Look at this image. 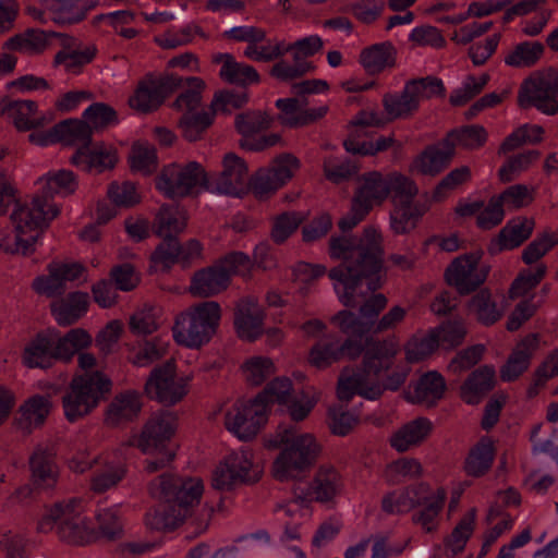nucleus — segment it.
Instances as JSON below:
<instances>
[{
	"label": "nucleus",
	"mask_w": 558,
	"mask_h": 558,
	"mask_svg": "<svg viewBox=\"0 0 558 558\" xmlns=\"http://www.w3.org/2000/svg\"><path fill=\"white\" fill-rule=\"evenodd\" d=\"M387 190L393 206L414 205L418 193L415 182L398 172L387 174Z\"/></svg>",
	"instance_id": "09e8293b"
},
{
	"label": "nucleus",
	"mask_w": 558,
	"mask_h": 558,
	"mask_svg": "<svg viewBox=\"0 0 558 558\" xmlns=\"http://www.w3.org/2000/svg\"><path fill=\"white\" fill-rule=\"evenodd\" d=\"M49 35H53L52 31L46 32L39 28H27L5 40L2 48L31 56L40 54L49 46Z\"/></svg>",
	"instance_id": "c9c22d12"
},
{
	"label": "nucleus",
	"mask_w": 558,
	"mask_h": 558,
	"mask_svg": "<svg viewBox=\"0 0 558 558\" xmlns=\"http://www.w3.org/2000/svg\"><path fill=\"white\" fill-rule=\"evenodd\" d=\"M476 509H470L458 522L451 534L445 539V547L452 557L464 550L475 526Z\"/></svg>",
	"instance_id": "603ef678"
},
{
	"label": "nucleus",
	"mask_w": 558,
	"mask_h": 558,
	"mask_svg": "<svg viewBox=\"0 0 558 558\" xmlns=\"http://www.w3.org/2000/svg\"><path fill=\"white\" fill-rule=\"evenodd\" d=\"M544 45L539 41H523L518 44L505 57V63L513 68L533 66L543 56Z\"/></svg>",
	"instance_id": "4d7b16f0"
},
{
	"label": "nucleus",
	"mask_w": 558,
	"mask_h": 558,
	"mask_svg": "<svg viewBox=\"0 0 558 558\" xmlns=\"http://www.w3.org/2000/svg\"><path fill=\"white\" fill-rule=\"evenodd\" d=\"M178 89H183L173 102V108L191 112L196 111L202 104V93L205 89V82L201 77L191 76L183 78Z\"/></svg>",
	"instance_id": "de8ad7c7"
},
{
	"label": "nucleus",
	"mask_w": 558,
	"mask_h": 558,
	"mask_svg": "<svg viewBox=\"0 0 558 558\" xmlns=\"http://www.w3.org/2000/svg\"><path fill=\"white\" fill-rule=\"evenodd\" d=\"M214 119V113L210 111L184 112L178 121V128L183 138L189 142H196L211 126Z\"/></svg>",
	"instance_id": "a18cd8bd"
},
{
	"label": "nucleus",
	"mask_w": 558,
	"mask_h": 558,
	"mask_svg": "<svg viewBox=\"0 0 558 558\" xmlns=\"http://www.w3.org/2000/svg\"><path fill=\"white\" fill-rule=\"evenodd\" d=\"M456 150L445 136L439 143L427 146L416 159L417 170L425 175H436L449 167Z\"/></svg>",
	"instance_id": "c756f323"
},
{
	"label": "nucleus",
	"mask_w": 558,
	"mask_h": 558,
	"mask_svg": "<svg viewBox=\"0 0 558 558\" xmlns=\"http://www.w3.org/2000/svg\"><path fill=\"white\" fill-rule=\"evenodd\" d=\"M481 255L469 253L452 260L445 271L446 282L459 294L466 295L477 290L488 276L487 267H480Z\"/></svg>",
	"instance_id": "dca6fc26"
},
{
	"label": "nucleus",
	"mask_w": 558,
	"mask_h": 558,
	"mask_svg": "<svg viewBox=\"0 0 558 558\" xmlns=\"http://www.w3.org/2000/svg\"><path fill=\"white\" fill-rule=\"evenodd\" d=\"M88 308V294L76 291L70 293L65 299L51 304V311L56 320L61 326L75 324Z\"/></svg>",
	"instance_id": "e433bc0d"
},
{
	"label": "nucleus",
	"mask_w": 558,
	"mask_h": 558,
	"mask_svg": "<svg viewBox=\"0 0 558 558\" xmlns=\"http://www.w3.org/2000/svg\"><path fill=\"white\" fill-rule=\"evenodd\" d=\"M445 390V378L437 372H428L420 377L410 400L432 408L442 398Z\"/></svg>",
	"instance_id": "4c0bfd02"
},
{
	"label": "nucleus",
	"mask_w": 558,
	"mask_h": 558,
	"mask_svg": "<svg viewBox=\"0 0 558 558\" xmlns=\"http://www.w3.org/2000/svg\"><path fill=\"white\" fill-rule=\"evenodd\" d=\"M56 452L48 446H38L29 457L32 484L36 489H49L57 484L59 469Z\"/></svg>",
	"instance_id": "a878e982"
},
{
	"label": "nucleus",
	"mask_w": 558,
	"mask_h": 558,
	"mask_svg": "<svg viewBox=\"0 0 558 558\" xmlns=\"http://www.w3.org/2000/svg\"><path fill=\"white\" fill-rule=\"evenodd\" d=\"M174 417L169 413L154 414L143 426L138 437L129 440L130 446H136L144 453L169 450L167 444L174 434Z\"/></svg>",
	"instance_id": "f3484780"
},
{
	"label": "nucleus",
	"mask_w": 558,
	"mask_h": 558,
	"mask_svg": "<svg viewBox=\"0 0 558 558\" xmlns=\"http://www.w3.org/2000/svg\"><path fill=\"white\" fill-rule=\"evenodd\" d=\"M96 52L95 46H88L83 50H60L54 56L53 64L63 65L66 72L77 74L93 61Z\"/></svg>",
	"instance_id": "bf43d9fd"
},
{
	"label": "nucleus",
	"mask_w": 558,
	"mask_h": 558,
	"mask_svg": "<svg viewBox=\"0 0 558 558\" xmlns=\"http://www.w3.org/2000/svg\"><path fill=\"white\" fill-rule=\"evenodd\" d=\"M275 446H282L272 463V476L279 482L301 481L316 462L320 446L312 434H298L294 426L279 425Z\"/></svg>",
	"instance_id": "20e7f679"
},
{
	"label": "nucleus",
	"mask_w": 558,
	"mask_h": 558,
	"mask_svg": "<svg viewBox=\"0 0 558 558\" xmlns=\"http://www.w3.org/2000/svg\"><path fill=\"white\" fill-rule=\"evenodd\" d=\"M408 95L404 88L400 94L387 93L384 95L383 107L388 122L409 119L417 111L415 101Z\"/></svg>",
	"instance_id": "5fc2aeb1"
},
{
	"label": "nucleus",
	"mask_w": 558,
	"mask_h": 558,
	"mask_svg": "<svg viewBox=\"0 0 558 558\" xmlns=\"http://www.w3.org/2000/svg\"><path fill=\"white\" fill-rule=\"evenodd\" d=\"M50 401L44 396H34L29 398L20 408V417L17 425L21 429L31 433L35 427L40 426L50 412Z\"/></svg>",
	"instance_id": "a19ab883"
},
{
	"label": "nucleus",
	"mask_w": 558,
	"mask_h": 558,
	"mask_svg": "<svg viewBox=\"0 0 558 558\" xmlns=\"http://www.w3.org/2000/svg\"><path fill=\"white\" fill-rule=\"evenodd\" d=\"M248 169L245 161L233 153L223 157L222 171L209 179L207 191L241 196L247 187Z\"/></svg>",
	"instance_id": "a211bd4d"
},
{
	"label": "nucleus",
	"mask_w": 558,
	"mask_h": 558,
	"mask_svg": "<svg viewBox=\"0 0 558 558\" xmlns=\"http://www.w3.org/2000/svg\"><path fill=\"white\" fill-rule=\"evenodd\" d=\"M70 162L86 172L102 173L116 167L118 153L114 147L104 142L92 143L78 147L70 158Z\"/></svg>",
	"instance_id": "aec40b11"
},
{
	"label": "nucleus",
	"mask_w": 558,
	"mask_h": 558,
	"mask_svg": "<svg viewBox=\"0 0 558 558\" xmlns=\"http://www.w3.org/2000/svg\"><path fill=\"white\" fill-rule=\"evenodd\" d=\"M3 116L12 120L19 131H29L46 123L44 117H37V104L33 100H12L3 97Z\"/></svg>",
	"instance_id": "7c9ffc66"
},
{
	"label": "nucleus",
	"mask_w": 558,
	"mask_h": 558,
	"mask_svg": "<svg viewBox=\"0 0 558 558\" xmlns=\"http://www.w3.org/2000/svg\"><path fill=\"white\" fill-rule=\"evenodd\" d=\"M162 241L157 245L150 256L155 266L168 271L171 266L180 262V242L175 236H160Z\"/></svg>",
	"instance_id": "0e129e2a"
},
{
	"label": "nucleus",
	"mask_w": 558,
	"mask_h": 558,
	"mask_svg": "<svg viewBox=\"0 0 558 558\" xmlns=\"http://www.w3.org/2000/svg\"><path fill=\"white\" fill-rule=\"evenodd\" d=\"M92 132H101L111 125L119 123L117 111L105 102L92 104L83 113Z\"/></svg>",
	"instance_id": "13d9d810"
},
{
	"label": "nucleus",
	"mask_w": 558,
	"mask_h": 558,
	"mask_svg": "<svg viewBox=\"0 0 558 558\" xmlns=\"http://www.w3.org/2000/svg\"><path fill=\"white\" fill-rule=\"evenodd\" d=\"M219 75L225 82L242 87L252 83H258L260 80L255 68L245 63L236 62L234 58L230 59L226 66H221Z\"/></svg>",
	"instance_id": "052dcab7"
},
{
	"label": "nucleus",
	"mask_w": 558,
	"mask_h": 558,
	"mask_svg": "<svg viewBox=\"0 0 558 558\" xmlns=\"http://www.w3.org/2000/svg\"><path fill=\"white\" fill-rule=\"evenodd\" d=\"M220 319L221 307L218 302H199L175 317L173 338L181 345L198 349L211 340Z\"/></svg>",
	"instance_id": "423d86ee"
},
{
	"label": "nucleus",
	"mask_w": 558,
	"mask_h": 558,
	"mask_svg": "<svg viewBox=\"0 0 558 558\" xmlns=\"http://www.w3.org/2000/svg\"><path fill=\"white\" fill-rule=\"evenodd\" d=\"M203 483L197 477H181L165 473L149 484L150 495L159 504L145 515L147 527L155 531H172L184 522L203 494Z\"/></svg>",
	"instance_id": "7ed1b4c3"
},
{
	"label": "nucleus",
	"mask_w": 558,
	"mask_h": 558,
	"mask_svg": "<svg viewBox=\"0 0 558 558\" xmlns=\"http://www.w3.org/2000/svg\"><path fill=\"white\" fill-rule=\"evenodd\" d=\"M54 527L59 538L71 545H84L94 538V530L88 526L82 513L81 501L75 499L54 504L37 525L41 533H48Z\"/></svg>",
	"instance_id": "6e6552de"
},
{
	"label": "nucleus",
	"mask_w": 558,
	"mask_h": 558,
	"mask_svg": "<svg viewBox=\"0 0 558 558\" xmlns=\"http://www.w3.org/2000/svg\"><path fill=\"white\" fill-rule=\"evenodd\" d=\"M96 522L98 532L102 537L109 541H114L122 537L123 523L117 509H100L96 514Z\"/></svg>",
	"instance_id": "338daca9"
},
{
	"label": "nucleus",
	"mask_w": 558,
	"mask_h": 558,
	"mask_svg": "<svg viewBox=\"0 0 558 558\" xmlns=\"http://www.w3.org/2000/svg\"><path fill=\"white\" fill-rule=\"evenodd\" d=\"M111 387L110 378L99 371L74 376L68 391L62 396L68 421L75 422L89 414L110 392Z\"/></svg>",
	"instance_id": "0eeeda50"
},
{
	"label": "nucleus",
	"mask_w": 558,
	"mask_h": 558,
	"mask_svg": "<svg viewBox=\"0 0 558 558\" xmlns=\"http://www.w3.org/2000/svg\"><path fill=\"white\" fill-rule=\"evenodd\" d=\"M305 101L296 97L278 99L276 107L280 110L277 116L278 122L290 129L304 128L323 119L328 112L327 106L313 109H305Z\"/></svg>",
	"instance_id": "412c9836"
},
{
	"label": "nucleus",
	"mask_w": 558,
	"mask_h": 558,
	"mask_svg": "<svg viewBox=\"0 0 558 558\" xmlns=\"http://www.w3.org/2000/svg\"><path fill=\"white\" fill-rule=\"evenodd\" d=\"M404 89L409 94L408 96L415 101L417 109L422 100L433 97H442L445 95L442 81L435 76L412 78L405 83Z\"/></svg>",
	"instance_id": "3c124183"
},
{
	"label": "nucleus",
	"mask_w": 558,
	"mask_h": 558,
	"mask_svg": "<svg viewBox=\"0 0 558 558\" xmlns=\"http://www.w3.org/2000/svg\"><path fill=\"white\" fill-rule=\"evenodd\" d=\"M267 413L266 405L256 397L248 401L239 400L226 413L225 424L238 438L248 440L267 422Z\"/></svg>",
	"instance_id": "2eb2a0df"
},
{
	"label": "nucleus",
	"mask_w": 558,
	"mask_h": 558,
	"mask_svg": "<svg viewBox=\"0 0 558 558\" xmlns=\"http://www.w3.org/2000/svg\"><path fill=\"white\" fill-rule=\"evenodd\" d=\"M292 381L288 377H277L260 391L256 398L266 405L277 402L279 404H288L291 399Z\"/></svg>",
	"instance_id": "69168bd1"
},
{
	"label": "nucleus",
	"mask_w": 558,
	"mask_h": 558,
	"mask_svg": "<svg viewBox=\"0 0 558 558\" xmlns=\"http://www.w3.org/2000/svg\"><path fill=\"white\" fill-rule=\"evenodd\" d=\"M468 308L485 326L494 325L502 316L488 289H481L474 294L468 302Z\"/></svg>",
	"instance_id": "49530a36"
},
{
	"label": "nucleus",
	"mask_w": 558,
	"mask_h": 558,
	"mask_svg": "<svg viewBox=\"0 0 558 558\" xmlns=\"http://www.w3.org/2000/svg\"><path fill=\"white\" fill-rule=\"evenodd\" d=\"M43 183L41 193L39 196L44 197L47 203L54 195L68 196L74 193L77 186L76 178L70 170H59L53 173H48L45 178L39 179Z\"/></svg>",
	"instance_id": "c03bdc74"
},
{
	"label": "nucleus",
	"mask_w": 558,
	"mask_h": 558,
	"mask_svg": "<svg viewBox=\"0 0 558 558\" xmlns=\"http://www.w3.org/2000/svg\"><path fill=\"white\" fill-rule=\"evenodd\" d=\"M11 214V221L15 232L24 236H33L34 243L47 229L60 210L54 204L36 194L29 204L15 203Z\"/></svg>",
	"instance_id": "9b49d317"
},
{
	"label": "nucleus",
	"mask_w": 558,
	"mask_h": 558,
	"mask_svg": "<svg viewBox=\"0 0 558 558\" xmlns=\"http://www.w3.org/2000/svg\"><path fill=\"white\" fill-rule=\"evenodd\" d=\"M489 80L490 76L487 73L482 74L480 77L473 75L466 76L463 85L451 93L449 98L450 104L452 106L465 105L482 93Z\"/></svg>",
	"instance_id": "774afa93"
},
{
	"label": "nucleus",
	"mask_w": 558,
	"mask_h": 558,
	"mask_svg": "<svg viewBox=\"0 0 558 558\" xmlns=\"http://www.w3.org/2000/svg\"><path fill=\"white\" fill-rule=\"evenodd\" d=\"M438 347L453 349L464 341L466 328L462 320H447L433 330Z\"/></svg>",
	"instance_id": "e2e57ef3"
},
{
	"label": "nucleus",
	"mask_w": 558,
	"mask_h": 558,
	"mask_svg": "<svg viewBox=\"0 0 558 558\" xmlns=\"http://www.w3.org/2000/svg\"><path fill=\"white\" fill-rule=\"evenodd\" d=\"M447 493L444 488L433 490L424 508L412 515V521L421 525L427 533L436 529L435 521L444 508Z\"/></svg>",
	"instance_id": "6e6d98bb"
},
{
	"label": "nucleus",
	"mask_w": 558,
	"mask_h": 558,
	"mask_svg": "<svg viewBox=\"0 0 558 558\" xmlns=\"http://www.w3.org/2000/svg\"><path fill=\"white\" fill-rule=\"evenodd\" d=\"M181 76L165 74L155 76L147 74L138 83L134 96L129 100L132 108L147 113L157 110L172 93L178 90Z\"/></svg>",
	"instance_id": "4468645a"
},
{
	"label": "nucleus",
	"mask_w": 558,
	"mask_h": 558,
	"mask_svg": "<svg viewBox=\"0 0 558 558\" xmlns=\"http://www.w3.org/2000/svg\"><path fill=\"white\" fill-rule=\"evenodd\" d=\"M209 178L196 161L185 165L171 163L156 179V187L168 198H183L197 194L199 187L207 190Z\"/></svg>",
	"instance_id": "1a4fd4ad"
},
{
	"label": "nucleus",
	"mask_w": 558,
	"mask_h": 558,
	"mask_svg": "<svg viewBox=\"0 0 558 558\" xmlns=\"http://www.w3.org/2000/svg\"><path fill=\"white\" fill-rule=\"evenodd\" d=\"M274 119L263 110H246L235 116L234 128L242 135L240 146L250 151H263L281 142L279 134L272 133L255 137L256 134L268 130Z\"/></svg>",
	"instance_id": "ddd939ff"
},
{
	"label": "nucleus",
	"mask_w": 558,
	"mask_h": 558,
	"mask_svg": "<svg viewBox=\"0 0 558 558\" xmlns=\"http://www.w3.org/2000/svg\"><path fill=\"white\" fill-rule=\"evenodd\" d=\"M329 255L341 260L328 276L343 287L339 299L344 306L356 307L359 299L381 288L386 277L384 240L374 227L367 226L354 236H331Z\"/></svg>",
	"instance_id": "f257e3e1"
},
{
	"label": "nucleus",
	"mask_w": 558,
	"mask_h": 558,
	"mask_svg": "<svg viewBox=\"0 0 558 558\" xmlns=\"http://www.w3.org/2000/svg\"><path fill=\"white\" fill-rule=\"evenodd\" d=\"M433 493L427 483L410 485L401 490L391 492L384 496L381 509L388 514L407 513L412 509L425 505Z\"/></svg>",
	"instance_id": "4be33fe9"
},
{
	"label": "nucleus",
	"mask_w": 558,
	"mask_h": 558,
	"mask_svg": "<svg viewBox=\"0 0 558 558\" xmlns=\"http://www.w3.org/2000/svg\"><path fill=\"white\" fill-rule=\"evenodd\" d=\"M92 343L89 333L81 328L71 329L63 337L54 329L39 332L24 349L23 361L28 367H50L53 361H69Z\"/></svg>",
	"instance_id": "39448f33"
},
{
	"label": "nucleus",
	"mask_w": 558,
	"mask_h": 558,
	"mask_svg": "<svg viewBox=\"0 0 558 558\" xmlns=\"http://www.w3.org/2000/svg\"><path fill=\"white\" fill-rule=\"evenodd\" d=\"M352 201L371 211L374 206L380 205L388 197L387 175L378 171L364 173L359 179Z\"/></svg>",
	"instance_id": "c85d7f7f"
},
{
	"label": "nucleus",
	"mask_w": 558,
	"mask_h": 558,
	"mask_svg": "<svg viewBox=\"0 0 558 558\" xmlns=\"http://www.w3.org/2000/svg\"><path fill=\"white\" fill-rule=\"evenodd\" d=\"M93 132L85 119H68L57 123L45 136L38 141L40 145L60 142L65 146L90 145Z\"/></svg>",
	"instance_id": "5701e85b"
},
{
	"label": "nucleus",
	"mask_w": 558,
	"mask_h": 558,
	"mask_svg": "<svg viewBox=\"0 0 558 558\" xmlns=\"http://www.w3.org/2000/svg\"><path fill=\"white\" fill-rule=\"evenodd\" d=\"M142 407V396L136 390L119 392L107 407L105 423L110 427L124 426L138 417Z\"/></svg>",
	"instance_id": "b1692460"
},
{
	"label": "nucleus",
	"mask_w": 558,
	"mask_h": 558,
	"mask_svg": "<svg viewBox=\"0 0 558 558\" xmlns=\"http://www.w3.org/2000/svg\"><path fill=\"white\" fill-rule=\"evenodd\" d=\"M538 335L530 333L524 337L512 350L506 364L500 368V378L504 381L518 379L530 366L531 359L538 349Z\"/></svg>",
	"instance_id": "bb28decb"
},
{
	"label": "nucleus",
	"mask_w": 558,
	"mask_h": 558,
	"mask_svg": "<svg viewBox=\"0 0 558 558\" xmlns=\"http://www.w3.org/2000/svg\"><path fill=\"white\" fill-rule=\"evenodd\" d=\"M228 286L227 276L214 265L193 275L189 291L193 296L209 298L225 291Z\"/></svg>",
	"instance_id": "72a5a7b5"
},
{
	"label": "nucleus",
	"mask_w": 558,
	"mask_h": 558,
	"mask_svg": "<svg viewBox=\"0 0 558 558\" xmlns=\"http://www.w3.org/2000/svg\"><path fill=\"white\" fill-rule=\"evenodd\" d=\"M518 98L522 108L535 107L545 114H557L558 70L548 68L532 74L521 85Z\"/></svg>",
	"instance_id": "9d476101"
},
{
	"label": "nucleus",
	"mask_w": 558,
	"mask_h": 558,
	"mask_svg": "<svg viewBox=\"0 0 558 558\" xmlns=\"http://www.w3.org/2000/svg\"><path fill=\"white\" fill-rule=\"evenodd\" d=\"M397 50L390 41L374 44L362 49L359 61L364 70L376 75L396 64Z\"/></svg>",
	"instance_id": "f704fd0d"
},
{
	"label": "nucleus",
	"mask_w": 558,
	"mask_h": 558,
	"mask_svg": "<svg viewBox=\"0 0 558 558\" xmlns=\"http://www.w3.org/2000/svg\"><path fill=\"white\" fill-rule=\"evenodd\" d=\"M341 486L339 473L330 466H322L313 481L312 490L317 501H329L339 492Z\"/></svg>",
	"instance_id": "864d4df0"
},
{
	"label": "nucleus",
	"mask_w": 558,
	"mask_h": 558,
	"mask_svg": "<svg viewBox=\"0 0 558 558\" xmlns=\"http://www.w3.org/2000/svg\"><path fill=\"white\" fill-rule=\"evenodd\" d=\"M534 228V221L526 217L511 219L499 231L488 245V252L492 255L499 254L506 250H513L520 246L530 238Z\"/></svg>",
	"instance_id": "cd10ccee"
},
{
	"label": "nucleus",
	"mask_w": 558,
	"mask_h": 558,
	"mask_svg": "<svg viewBox=\"0 0 558 558\" xmlns=\"http://www.w3.org/2000/svg\"><path fill=\"white\" fill-rule=\"evenodd\" d=\"M447 140L456 147L466 150H477L482 148L487 140L488 132L481 124H469L452 129L446 135Z\"/></svg>",
	"instance_id": "37998d69"
},
{
	"label": "nucleus",
	"mask_w": 558,
	"mask_h": 558,
	"mask_svg": "<svg viewBox=\"0 0 558 558\" xmlns=\"http://www.w3.org/2000/svg\"><path fill=\"white\" fill-rule=\"evenodd\" d=\"M264 314L253 296L241 299L234 311V326L238 336L246 341L256 340L263 331Z\"/></svg>",
	"instance_id": "393cba45"
},
{
	"label": "nucleus",
	"mask_w": 558,
	"mask_h": 558,
	"mask_svg": "<svg viewBox=\"0 0 558 558\" xmlns=\"http://www.w3.org/2000/svg\"><path fill=\"white\" fill-rule=\"evenodd\" d=\"M494 458L493 440L488 437H482L469 451L464 461V471L469 476L481 477L490 470Z\"/></svg>",
	"instance_id": "ea45409f"
},
{
	"label": "nucleus",
	"mask_w": 558,
	"mask_h": 558,
	"mask_svg": "<svg viewBox=\"0 0 558 558\" xmlns=\"http://www.w3.org/2000/svg\"><path fill=\"white\" fill-rule=\"evenodd\" d=\"M247 102L246 92L222 89L215 94L210 104V112L214 113V117L217 113L230 114L232 111L243 108Z\"/></svg>",
	"instance_id": "680f3d73"
},
{
	"label": "nucleus",
	"mask_w": 558,
	"mask_h": 558,
	"mask_svg": "<svg viewBox=\"0 0 558 558\" xmlns=\"http://www.w3.org/2000/svg\"><path fill=\"white\" fill-rule=\"evenodd\" d=\"M433 430V423L426 417H416L401 426L390 438V445L399 452L421 445Z\"/></svg>",
	"instance_id": "2f4dec72"
},
{
	"label": "nucleus",
	"mask_w": 558,
	"mask_h": 558,
	"mask_svg": "<svg viewBox=\"0 0 558 558\" xmlns=\"http://www.w3.org/2000/svg\"><path fill=\"white\" fill-rule=\"evenodd\" d=\"M250 450L230 453L220 463L213 475V487L218 490H231L243 484H254L260 478V470L253 463Z\"/></svg>",
	"instance_id": "f8f14e48"
},
{
	"label": "nucleus",
	"mask_w": 558,
	"mask_h": 558,
	"mask_svg": "<svg viewBox=\"0 0 558 558\" xmlns=\"http://www.w3.org/2000/svg\"><path fill=\"white\" fill-rule=\"evenodd\" d=\"M187 225L186 213L179 206L162 205L157 213L153 230L157 236H175L182 233Z\"/></svg>",
	"instance_id": "58836bf2"
},
{
	"label": "nucleus",
	"mask_w": 558,
	"mask_h": 558,
	"mask_svg": "<svg viewBox=\"0 0 558 558\" xmlns=\"http://www.w3.org/2000/svg\"><path fill=\"white\" fill-rule=\"evenodd\" d=\"M398 351V344L391 339L371 340L363 355L362 369L350 376H340L338 398L350 401L354 395H360L365 399L376 400L385 390H398L408 377L407 369H395L385 381L379 380L380 373L392 366Z\"/></svg>",
	"instance_id": "f03ea898"
},
{
	"label": "nucleus",
	"mask_w": 558,
	"mask_h": 558,
	"mask_svg": "<svg viewBox=\"0 0 558 558\" xmlns=\"http://www.w3.org/2000/svg\"><path fill=\"white\" fill-rule=\"evenodd\" d=\"M51 13V20L62 26L78 24L83 21L81 0H43Z\"/></svg>",
	"instance_id": "8fccbe9b"
},
{
	"label": "nucleus",
	"mask_w": 558,
	"mask_h": 558,
	"mask_svg": "<svg viewBox=\"0 0 558 558\" xmlns=\"http://www.w3.org/2000/svg\"><path fill=\"white\" fill-rule=\"evenodd\" d=\"M427 202L395 206L390 215V227L396 234H404L416 227L418 219L428 210Z\"/></svg>",
	"instance_id": "79ce46f5"
},
{
	"label": "nucleus",
	"mask_w": 558,
	"mask_h": 558,
	"mask_svg": "<svg viewBox=\"0 0 558 558\" xmlns=\"http://www.w3.org/2000/svg\"><path fill=\"white\" fill-rule=\"evenodd\" d=\"M145 389L151 398L168 405L175 404L186 395L183 380L175 379V366L170 361L151 372Z\"/></svg>",
	"instance_id": "6ab92c4d"
},
{
	"label": "nucleus",
	"mask_w": 558,
	"mask_h": 558,
	"mask_svg": "<svg viewBox=\"0 0 558 558\" xmlns=\"http://www.w3.org/2000/svg\"><path fill=\"white\" fill-rule=\"evenodd\" d=\"M495 368L484 365L472 372L461 386V398L469 404H477L494 388Z\"/></svg>",
	"instance_id": "473e14b6"
}]
</instances>
